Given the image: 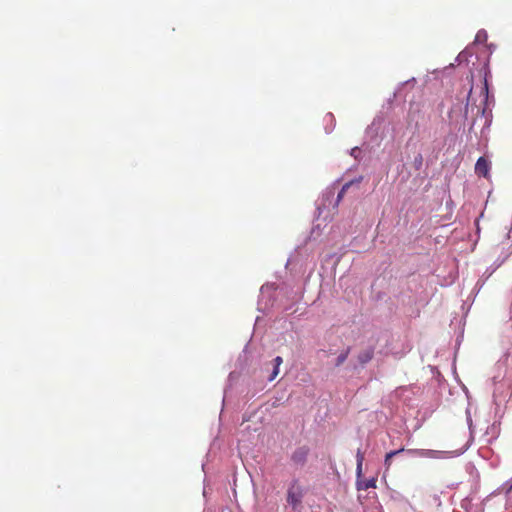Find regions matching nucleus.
Here are the masks:
<instances>
[{"mask_svg":"<svg viewBox=\"0 0 512 512\" xmlns=\"http://www.w3.org/2000/svg\"><path fill=\"white\" fill-rule=\"evenodd\" d=\"M472 93H473V87H471L468 98H467L466 109H468L469 106L475 105V100L473 99Z\"/></svg>","mask_w":512,"mask_h":512,"instance_id":"4468645a","label":"nucleus"},{"mask_svg":"<svg viewBox=\"0 0 512 512\" xmlns=\"http://www.w3.org/2000/svg\"><path fill=\"white\" fill-rule=\"evenodd\" d=\"M357 151H358V148H357V147H356V148H353V149H352V155H354V156H355V154H356V152H357Z\"/></svg>","mask_w":512,"mask_h":512,"instance_id":"2eb2a0df","label":"nucleus"},{"mask_svg":"<svg viewBox=\"0 0 512 512\" xmlns=\"http://www.w3.org/2000/svg\"><path fill=\"white\" fill-rule=\"evenodd\" d=\"M356 460H357L356 476L358 478H360L362 476V465H363V461H364V454L361 452L360 449L357 450Z\"/></svg>","mask_w":512,"mask_h":512,"instance_id":"1a4fd4ad","label":"nucleus"},{"mask_svg":"<svg viewBox=\"0 0 512 512\" xmlns=\"http://www.w3.org/2000/svg\"><path fill=\"white\" fill-rule=\"evenodd\" d=\"M413 166L416 170H420L423 166V156L421 154H417L413 160Z\"/></svg>","mask_w":512,"mask_h":512,"instance_id":"9b49d317","label":"nucleus"},{"mask_svg":"<svg viewBox=\"0 0 512 512\" xmlns=\"http://www.w3.org/2000/svg\"><path fill=\"white\" fill-rule=\"evenodd\" d=\"M362 180V177H359L358 179L356 180H352V181H349L347 183H345L343 186H342V189L340 190V192L338 193L337 195V202H340L341 199L344 197L346 191L354 184V183H357L359 184Z\"/></svg>","mask_w":512,"mask_h":512,"instance_id":"0eeeda50","label":"nucleus"},{"mask_svg":"<svg viewBox=\"0 0 512 512\" xmlns=\"http://www.w3.org/2000/svg\"><path fill=\"white\" fill-rule=\"evenodd\" d=\"M376 479L370 478V479H362V476L360 478L357 477L356 481V487L357 490H368L370 488L376 487Z\"/></svg>","mask_w":512,"mask_h":512,"instance_id":"39448f33","label":"nucleus"},{"mask_svg":"<svg viewBox=\"0 0 512 512\" xmlns=\"http://www.w3.org/2000/svg\"><path fill=\"white\" fill-rule=\"evenodd\" d=\"M304 493V487L300 484L299 480H292L287 489L286 501L288 505H290L293 508V510H296L300 507L304 497Z\"/></svg>","mask_w":512,"mask_h":512,"instance_id":"f257e3e1","label":"nucleus"},{"mask_svg":"<svg viewBox=\"0 0 512 512\" xmlns=\"http://www.w3.org/2000/svg\"><path fill=\"white\" fill-rule=\"evenodd\" d=\"M373 356H374V349L370 347V348L365 349L359 353L358 361L361 364H366L372 360Z\"/></svg>","mask_w":512,"mask_h":512,"instance_id":"423d86ee","label":"nucleus"},{"mask_svg":"<svg viewBox=\"0 0 512 512\" xmlns=\"http://www.w3.org/2000/svg\"><path fill=\"white\" fill-rule=\"evenodd\" d=\"M282 363H283V359L280 356H277L273 360L274 367H273V371H272L271 375L269 376V381L274 380L278 376V374H279V367H280V365Z\"/></svg>","mask_w":512,"mask_h":512,"instance_id":"6e6552de","label":"nucleus"},{"mask_svg":"<svg viewBox=\"0 0 512 512\" xmlns=\"http://www.w3.org/2000/svg\"><path fill=\"white\" fill-rule=\"evenodd\" d=\"M488 93H489V89H488L487 73L485 72L484 76L482 78V85L480 86L481 101H480L479 106H477V113L484 114V112L486 110V106H487V101H488Z\"/></svg>","mask_w":512,"mask_h":512,"instance_id":"f03ea898","label":"nucleus"},{"mask_svg":"<svg viewBox=\"0 0 512 512\" xmlns=\"http://www.w3.org/2000/svg\"><path fill=\"white\" fill-rule=\"evenodd\" d=\"M403 451H404V449H403V448H401V449H399V450L390 451L389 453H387V454H386V456H385V460H384V465H385L386 469H389V468H390V466H391V464H392V458H393L395 455H397V454H399V453H401V452H403Z\"/></svg>","mask_w":512,"mask_h":512,"instance_id":"9d476101","label":"nucleus"},{"mask_svg":"<svg viewBox=\"0 0 512 512\" xmlns=\"http://www.w3.org/2000/svg\"><path fill=\"white\" fill-rule=\"evenodd\" d=\"M490 167V162L485 157H480L475 164V173L480 177L488 178Z\"/></svg>","mask_w":512,"mask_h":512,"instance_id":"7ed1b4c3","label":"nucleus"},{"mask_svg":"<svg viewBox=\"0 0 512 512\" xmlns=\"http://www.w3.org/2000/svg\"><path fill=\"white\" fill-rule=\"evenodd\" d=\"M501 489L506 495L512 492V477L502 485Z\"/></svg>","mask_w":512,"mask_h":512,"instance_id":"f8f14e48","label":"nucleus"},{"mask_svg":"<svg viewBox=\"0 0 512 512\" xmlns=\"http://www.w3.org/2000/svg\"><path fill=\"white\" fill-rule=\"evenodd\" d=\"M309 454V449L305 446L297 448L291 455V460L295 465L305 464Z\"/></svg>","mask_w":512,"mask_h":512,"instance_id":"20e7f679","label":"nucleus"},{"mask_svg":"<svg viewBox=\"0 0 512 512\" xmlns=\"http://www.w3.org/2000/svg\"><path fill=\"white\" fill-rule=\"evenodd\" d=\"M348 355H349V349H347L346 351L342 352L337 357L336 366H340L341 364H343L346 361Z\"/></svg>","mask_w":512,"mask_h":512,"instance_id":"ddd939ff","label":"nucleus"}]
</instances>
